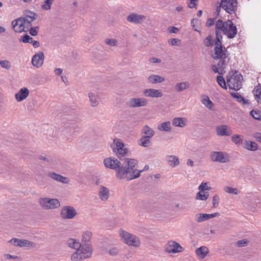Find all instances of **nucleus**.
<instances>
[{"label": "nucleus", "mask_w": 261, "mask_h": 261, "mask_svg": "<svg viewBox=\"0 0 261 261\" xmlns=\"http://www.w3.org/2000/svg\"><path fill=\"white\" fill-rule=\"evenodd\" d=\"M221 7L226 13L234 14L237 10V0H221Z\"/></svg>", "instance_id": "9d476101"}, {"label": "nucleus", "mask_w": 261, "mask_h": 261, "mask_svg": "<svg viewBox=\"0 0 261 261\" xmlns=\"http://www.w3.org/2000/svg\"><path fill=\"white\" fill-rule=\"evenodd\" d=\"M105 43L111 46H116L117 45V41L115 39H106Z\"/></svg>", "instance_id": "6e6d98bb"}, {"label": "nucleus", "mask_w": 261, "mask_h": 261, "mask_svg": "<svg viewBox=\"0 0 261 261\" xmlns=\"http://www.w3.org/2000/svg\"><path fill=\"white\" fill-rule=\"evenodd\" d=\"M222 32L229 39L234 38L237 34L238 30L237 27L231 20H228L223 21L219 19L216 22V38L221 39L222 36L220 33Z\"/></svg>", "instance_id": "f03ea898"}, {"label": "nucleus", "mask_w": 261, "mask_h": 261, "mask_svg": "<svg viewBox=\"0 0 261 261\" xmlns=\"http://www.w3.org/2000/svg\"><path fill=\"white\" fill-rule=\"evenodd\" d=\"M113 143L115 146L112 148L113 151L119 159H121L127 154L128 149L121 141L115 139L113 141Z\"/></svg>", "instance_id": "1a4fd4ad"}, {"label": "nucleus", "mask_w": 261, "mask_h": 261, "mask_svg": "<svg viewBox=\"0 0 261 261\" xmlns=\"http://www.w3.org/2000/svg\"><path fill=\"white\" fill-rule=\"evenodd\" d=\"M98 195L99 198L103 201L108 200L110 197L109 190L103 186H100L99 188Z\"/></svg>", "instance_id": "5701e85b"}, {"label": "nucleus", "mask_w": 261, "mask_h": 261, "mask_svg": "<svg viewBox=\"0 0 261 261\" xmlns=\"http://www.w3.org/2000/svg\"><path fill=\"white\" fill-rule=\"evenodd\" d=\"M231 95L232 96L233 98L236 99L238 101L240 102H245V98L242 96H241L239 93L232 92L231 93Z\"/></svg>", "instance_id": "de8ad7c7"}, {"label": "nucleus", "mask_w": 261, "mask_h": 261, "mask_svg": "<svg viewBox=\"0 0 261 261\" xmlns=\"http://www.w3.org/2000/svg\"><path fill=\"white\" fill-rule=\"evenodd\" d=\"M44 59V55L43 53L39 51L33 56L32 63L34 67L39 68L43 65Z\"/></svg>", "instance_id": "a211bd4d"}, {"label": "nucleus", "mask_w": 261, "mask_h": 261, "mask_svg": "<svg viewBox=\"0 0 261 261\" xmlns=\"http://www.w3.org/2000/svg\"><path fill=\"white\" fill-rule=\"evenodd\" d=\"M189 2H187L188 6L190 8H196L197 6L196 2L197 0H188Z\"/></svg>", "instance_id": "bf43d9fd"}, {"label": "nucleus", "mask_w": 261, "mask_h": 261, "mask_svg": "<svg viewBox=\"0 0 261 261\" xmlns=\"http://www.w3.org/2000/svg\"><path fill=\"white\" fill-rule=\"evenodd\" d=\"M249 243V241L247 239H243L238 241L236 243V246L237 247H242L247 246Z\"/></svg>", "instance_id": "8fccbe9b"}, {"label": "nucleus", "mask_w": 261, "mask_h": 261, "mask_svg": "<svg viewBox=\"0 0 261 261\" xmlns=\"http://www.w3.org/2000/svg\"><path fill=\"white\" fill-rule=\"evenodd\" d=\"M251 116L256 120H261V115L259 111L252 110L250 112Z\"/></svg>", "instance_id": "864d4df0"}, {"label": "nucleus", "mask_w": 261, "mask_h": 261, "mask_svg": "<svg viewBox=\"0 0 261 261\" xmlns=\"http://www.w3.org/2000/svg\"><path fill=\"white\" fill-rule=\"evenodd\" d=\"M119 234L123 242L128 246L139 248L141 246V242L139 237L123 229L119 231Z\"/></svg>", "instance_id": "39448f33"}, {"label": "nucleus", "mask_w": 261, "mask_h": 261, "mask_svg": "<svg viewBox=\"0 0 261 261\" xmlns=\"http://www.w3.org/2000/svg\"><path fill=\"white\" fill-rule=\"evenodd\" d=\"M40 206L44 210H53L59 207L61 205L57 199L48 197H41L38 199Z\"/></svg>", "instance_id": "0eeeda50"}, {"label": "nucleus", "mask_w": 261, "mask_h": 261, "mask_svg": "<svg viewBox=\"0 0 261 261\" xmlns=\"http://www.w3.org/2000/svg\"><path fill=\"white\" fill-rule=\"evenodd\" d=\"M54 71L56 75H60L62 73L63 70L61 68H56Z\"/></svg>", "instance_id": "774afa93"}, {"label": "nucleus", "mask_w": 261, "mask_h": 261, "mask_svg": "<svg viewBox=\"0 0 261 261\" xmlns=\"http://www.w3.org/2000/svg\"><path fill=\"white\" fill-rule=\"evenodd\" d=\"M108 252L111 256H116L119 253V249L117 247H114L109 249Z\"/></svg>", "instance_id": "3c124183"}, {"label": "nucleus", "mask_w": 261, "mask_h": 261, "mask_svg": "<svg viewBox=\"0 0 261 261\" xmlns=\"http://www.w3.org/2000/svg\"><path fill=\"white\" fill-rule=\"evenodd\" d=\"M31 44L35 48H38L40 46V43L38 41H35L33 40Z\"/></svg>", "instance_id": "338daca9"}, {"label": "nucleus", "mask_w": 261, "mask_h": 261, "mask_svg": "<svg viewBox=\"0 0 261 261\" xmlns=\"http://www.w3.org/2000/svg\"><path fill=\"white\" fill-rule=\"evenodd\" d=\"M219 216L218 212L211 214L199 213L195 215V220L198 223H200Z\"/></svg>", "instance_id": "6ab92c4d"}, {"label": "nucleus", "mask_w": 261, "mask_h": 261, "mask_svg": "<svg viewBox=\"0 0 261 261\" xmlns=\"http://www.w3.org/2000/svg\"><path fill=\"white\" fill-rule=\"evenodd\" d=\"M220 201V198L218 195L215 194L212 199L213 206L216 207L218 206Z\"/></svg>", "instance_id": "5fc2aeb1"}, {"label": "nucleus", "mask_w": 261, "mask_h": 261, "mask_svg": "<svg viewBox=\"0 0 261 261\" xmlns=\"http://www.w3.org/2000/svg\"><path fill=\"white\" fill-rule=\"evenodd\" d=\"M54 0H45L44 4L42 5L41 8L45 10H49L51 8Z\"/></svg>", "instance_id": "a18cd8bd"}, {"label": "nucleus", "mask_w": 261, "mask_h": 261, "mask_svg": "<svg viewBox=\"0 0 261 261\" xmlns=\"http://www.w3.org/2000/svg\"><path fill=\"white\" fill-rule=\"evenodd\" d=\"M66 244L69 247L74 249H76L81 245L80 242L76 240L71 238L67 241Z\"/></svg>", "instance_id": "e433bc0d"}, {"label": "nucleus", "mask_w": 261, "mask_h": 261, "mask_svg": "<svg viewBox=\"0 0 261 261\" xmlns=\"http://www.w3.org/2000/svg\"><path fill=\"white\" fill-rule=\"evenodd\" d=\"M146 18V16L144 15L132 13L127 16V20L134 24H140L143 23Z\"/></svg>", "instance_id": "dca6fc26"}, {"label": "nucleus", "mask_w": 261, "mask_h": 261, "mask_svg": "<svg viewBox=\"0 0 261 261\" xmlns=\"http://www.w3.org/2000/svg\"><path fill=\"white\" fill-rule=\"evenodd\" d=\"M217 134L220 136H230L232 133L230 128L226 125L218 126L216 128Z\"/></svg>", "instance_id": "b1692460"}, {"label": "nucleus", "mask_w": 261, "mask_h": 261, "mask_svg": "<svg viewBox=\"0 0 261 261\" xmlns=\"http://www.w3.org/2000/svg\"><path fill=\"white\" fill-rule=\"evenodd\" d=\"M12 25L13 30L16 33L27 31L20 17L12 21Z\"/></svg>", "instance_id": "aec40b11"}, {"label": "nucleus", "mask_w": 261, "mask_h": 261, "mask_svg": "<svg viewBox=\"0 0 261 261\" xmlns=\"http://www.w3.org/2000/svg\"><path fill=\"white\" fill-rule=\"evenodd\" d=\"M190 87L189 84L188 82H182L178 83L175 85V89L176 92H180L182 91L188 89Z\"/></svg>", "instance_id": "f704fd0d"}, {"label": "nucleus", "mask_w": 261, "mask_h": 261, "mask_svg": "<svg viewBox=\"0 0 261 261\" xmlns=\"http://www.w3.org/2000/svg\"><path fill=\"white\" fill-rule=\"evenodd\" d=\"M245 148L249 150L255 151L257 149L258 146L255 142L250 141H246Z\"/></svg>", "instance_id": "4c0bfd02"}, {"label": "nucleus", "mask_w": 261, "mask_h": 261, "mask_svg": "<svg viewBox=\"0 0 261 261\" xmlns=\"http://www.w3.org/2000/svg\"><path fill=\"white\" fill-rule=\"evenodd\" d=\"M149 61L151 63H160L161 62V60L155 57H152L149 59Z\"/></svg>", "instance_id": "680f3d73"}, {"label": "nucleus", "mask_w": 261, "mask_h": 261, "mask_svg": "<svg viewBox=\"0 0 261 261\" xmlns=\"http://www.w3.org/2000/svg\"><path fill=\"white\" fill-rule=\"evenodd\" d=\"M29 90L27 88L24 87L21 88L18 92L15 94V98L17 102H20L25 99L29 95Z\"/></svg>", "instance_id": "412c9836"}, {"label": "nucleus", "mask_w": 261, "mask_h": 261, "mask_svg": "<svg viewBox=\"0 0 261 261\" xmlns=\"http://www.w3.org/2000/svg\"><path fill=\"white\" fill-rule=\"evenodd\" d=\"M217 82L218 84L223 89H226V84L224 77L222 75L217 77Z\"/></svg>", "instance_id": "37998d69"}, {"label": "nucleus", "mask_w": 261, "mask_h": 261, "mask_svg": "<svg viewBox=\"0 0 261 261\" xmlns=\"http://www.w3.org/2000/svg\"><path fill=\"white\" fill-rule=\"evenodd\" d=\"M143 94L144 96L151 98H160L163 96V93L161 90L153 88L144 90Z\"/></svg>", "instance_id": "f3484780"}, {"label": "nucleus", "mask_w": 261, "mask_h": 261, "mask_svg": "<svg viewBox=\"0 0 261 261\" xmlns=\"http://www.w3.org/2000/svg\"><path fill=\"white\" fill-rule=\"evenodd\" d=\"M0 66L2 68L7 70H9L11 67L10 62L7 60L0 61Z\"/></svg>", "instance_id": "c03bdc74"}, {"label": "nucleus", "mask_w": 261, "mask_h": 261, "mask_svg": "<svg viewBox=\"0 0 261 261\" xmlns=\"http://www.w3.org/2000/svg\"><path fill=\"white\" fill-rule=\"evenodd\" d=\"M226 65L227 64L219 62L216 65H212L211 69L214 73H218L220 75H222L225 72V68Z\"/></svg>", "instance_id": "393cba45"}, {"label": "nucleus", "mask_w": 261, "mask_h": 261, "mask_svg": "<svg viewBox=\"0 0 261 261\" xmlns=\"http://www.w3.org/2000/svg\"><path fill=\"white\" fill-rule=\"evenodd\" d=\"M138 145L144 147H148L151 145V138L142 136L138 140Z\"/></svg>", "instance_id": "72a5a7b5"}, {"label": "nucleus", "mask_w": 261, "mask_h": 261, "mask_svg": "<svg viewBox=\"0 0 261 261\" xmlns=\"http://www.w3.org/2000/svg\"><path fill=\"white\" fill-rule=\"evenodd\" d=\"M201 102L207 108L211 110H214V106L213 102L210 100L208 96L205 95L201 100Z\"/></svg>", "instance_id": "c9c22d12"}, {"label": "nucleus", "mask_w": 261, "mask_h": 261, "mask_svg": "<svg viewBox=\"0 0 261 261\" xmlns=\"http://www.w3.org/2000/svg\"><path fill=\"white\" fill-rule=\"evenodd\" d=\"M179 40L178 39L173 38L168 40V43L171 45H177Z\"/></svg>", "instance_id": "052dcab7"}, {"label": "nucleus", "mask_w": 261, "mask_h": 261, "mask_svg": "<svg viewBox=\"0 0 261 261\" xmlns=\"http://www.w3.org/2000/svg\"><path fill=\"white\" fill-rule=\"evenodd\" d=\"M77 215L75 209L71 206H63L60 212V217L63 219H72Z\"/></svg>", "instance_id": "f8f14e48"}, {"label": "nucleus", "mask_w": 261, "mask_h": 261, "mask_svg": "<svg viewBox=\"0 0 261 261\" xmlns=\"http://www.w3.org/2000/svg\"><path fill=\"white\" fill-rule=\"evenodd\" d=\"M98 97V96L97 94L92 92H90L89 93V98L91 107H96L99 105Z\"/></svg>", "instance_id": "473e14b6"}, {"label": "nucleus", "mask_w": 261, "mask_h": 261, "mask_svg": "<svg viewBox=\"0 0 261 261\" xmlns=\"http://www.w3.org/2000/svg\"><path fill=\"white\" fill-rule=\"evenodd\" d=\"M254 137L257 141L261 143V133H256L254 134Z\"/></svg>", "instance_id": "69168bd1"}, {"label": "nucleus", "mask_w": 261, "mask_h": 261, "mask_svg": "<svg viewBox=\"0 0 261 261\" xmlns=\"http://www.w3.org/2000/svg\"><path fill=\"white\" fill-rule=\"evenodd\" d=\"M165 160L168 165L172 168H174L179 165V160L178 158L174 155H168L165 157Z\"/></svg>", "instance_id": "a878e982"}, {"label": "nucleus", "mask_w": 261, "mask_h": 261, "mask_svg": "<svg viewBox=\"0 0 261 261\" xmlns=\"http://www.w3.org/2000/svg\"><path fill=\"white\" fill-rule=\"evenodd\" d=\"M36 16L35 13L29 11L26 12L23 17H20L27 31L32 26V22L36 19Z\"/></svg>", "instance_id": "ddd939ff"}, {"label": "nucleus", "mask_w": 261, "mask_h": 261, "mask_svg": "<svg viewBox=\"0 0 261 261\" xmlns=\"http://www.w3.org/2000/svg\"><path fill=\"white\" fill-rule=\"evenodd\" d=\"M178 29L175 27H170L168 28V31L170 33H177Z\"/></svg>", "instance_id": "0e129e2a"}, {"label": "nucleus", "mask_w": 261, "mask_h": 261, "mask_svg": "<svg viewBox=\"0 0 261 261\" xmlns=\"http://www.w3.org/2000/svg\"><path fill=\"white\" fill-rule=\"evenodd\" d=\"M39 29V27H30L29 28L30 34L33 36H37L38 33Z\"/></svg>", "instance_id": "4d7b16f0"}, {"label": "nucleus", "mask_w": 261, "mask_h": 261, "mask_svg": "<svg viewBox=\"0 0 261 261\" xmlns=\"http://www.w3.org/2000/svg\"><path fill=\"white\" fill-rule=\"evenodd\" d=\"M11 244L20 247H36V244L33 242L27 240H20L16 238H13L9 241Z\"/></svg>", "instance_id": "2eb2a0df"}, {"label": "nucleus", "mask_w": 261, "mask_h": 261, "mask_svg": "<svg viewBox=\"0 0 261 261\" xmlns=\"http://www.w3.org/2000/svg\"><path fill=\"white\" fill-rule=\"evenodd\" d=\"M126 165L123 166L116 159L109 158L104 160L103 163L107 168L114 169L116 171L118 178L130 180L139 177L143 170L136 169L138 161L134 159L127 158L125 160Z\"/></svg>", "instance_id": "f257e3e1"}, {"label": "nucleus", "mask_w": 261, "mask_h": 261, "mask_svg": "<svg viewBox=\"0 0 261 261\" xmlns=\"http://www.w3.org/2000/svg\"><path fill=\"white\" fill-rule=\"evenodd\" d=\"M225 192L229 194L238 195L240 193V191L237 188H232L231 187L227 186L224 189Z\"/></svg>", "instance_id": "a19ab883"}, {"label": "nucleus", "mask_w": 261, "mask_h": 261, "mask_svg": "<svg viewBox=\"0 0 261 261\" xmlns=\"http://www.w3.org/2000/svg\"><path fill=\"white\" fill-rule=\"evenodd\" d=\"M148 104V101L145 97L132 98L126 102V106L130 108L146 107Z\"/></svg>", "instance_id": "9b49d317"}, {"label": "nucleus", "mask_w": 261, "mask_h": 261, "mask_svg": "<svg viewBox=\"0 0 261 261\" xmlns=\"http://www.w3.org/2000/svg\"><path fill=\"white\" fill-rule=\"evenodd\" d=\"M191 25L193 28V29L197 32H199V30H198L197 28L199 27L200 25V20L197 18H193L191 20Z\"/></svg>", "instance_id": "49530a36"}, {"label": "nucleus", "mask_w": 261, "mask_h": 261, "mask_svg": "<svg viewBox=\"0 0 261 261\" xmlns=\"http://www.w3.org/2000/svg\"><path fill=\"white\" fill-rule=\"evenodd\" d=\"M148 80L150 83L157 84L163 83L165 81V78L163 76L156 74H152L148 77Z\"/></svg>", "instance_id": "c756f323"}, {"label": "nucleus", "mask_w": 261, "mask_h": 261, "mask_svg": "<svg viewBox=\"0 0 261 261\" xmlns=\"http://www.w3.org/2000/svg\"><path fill=\"white\" fill-rule=\"evenodd\" d=\"M92 232L90 231L87 230L83 232L82 235V242H88L91 239Z\"/></svg>", "instance_id": "79ce46f5"}, {"label": "nucleus", "mask_w": 261, "mask_h": 261, "mask_svg": "<svg viewBox=\"0 0 261 261\" xmlns=\"http://www.w3.org/2000/svg\"><path fill=\"white\" fill-rule=\"evenodd\" d=\"M154 131L148 125H145L141 130L142 136L151 138L154 135Z\"/></svg>", "instance_id": "c85d7f7f"}, {"label": "nucleus", "mask_w": 261, "mask_h": 261, "mask_svg": "<svg viewBox=\"0 0 261 261\" xmlns=\"http://www.w3.org/2000/svg\"><path fill=\"white\" fill-rule=\"evenodd\" d=\"M33 40L34 39L32 37L27 34L21 37L20 38V41L24 43H29L31 44Z\"/></svg>", "instance_id": "09e8293b"}, {"label": "nucleus", "mask_w": 261, "mask_h": 261, "mask_svg": "<svg viewBox=\"0 0 261 261\" xmlns=\"http://www.w3.org/2000/svg\"><path fill=\"white\" fill-rule=\"evenodd\" d=\"M211 188L207 186V183L203 182H202L198 187L199 191L201 192H205V190H209Z\"/></svg>", "instance_id": "13d9d810"}, {"label": "nucleus", "mask_w": 261, "mask_h": 261, "mask_svg": "<svg viewBox=\"0 0 261 261\" xmlns=\"http://www.w3.org/2000/svg\"><path fill=\"white\" fill-rule=\"evenodd\" d=\"M210 159L213 162L223 164L227 163L230 161L228 153L221 151H211L210 154Z\"/></svg>", "instance_id": "6e6552de"}, {"label": "nucleus", "mask_w": 261, "mask_h": 261, "mask_svg": "<svg viewBox=\"0 0 261 261\" xmlns=\"http://www.w3.org/2000/svg\"><path fill=\"white\" fill-rule=\"evenodd\" d=\"M187 119L184 117H175L172 121V124L175 127H184L187 125Z\"/></svg>", "instance_id": "cd10ccee"}, {"label": "nucleus", "mask_w": 261, "mask_h": 261, "mask_svg": "<svg viewBox=\"0 0 261 261\" xmlns=\"http://www.w3.org/2000/svg\"><path fill=\"white\" fill-rule=\"evenodd\" d=\"M92 255L91 246L89 244H81L71 256L72 261H81L90 257Z\"/></svg>", "instance_id": "20e7f679"}, {"label": "nucleus", "mask_w": 261, "mask_h": 261, "mask_svg": "<svg viewBox=\"0 0 261 261\" xmlns=\"http://www.w3.org/2000/svg\"><path fill=\"white\" fill-rule=\"evenodd\" d=\"M253 93L256 101L259 103L261 102V84H258L253 89Z\"/></svg>", "instance_id": "2f4dec72"}, {"label": "nucleus", "mask_w": 261, "mask_h": 261, "mask_svg": "<svg viewBox=\"0 0 261 261\" xmlns=\"http://www.w3.org/2000/svg\"><path fill=\"white\" fill-rule=\"evenodd\" d=\"M231 140L235 144L239 145L242 142L243 137L239 135H233L231 137Z\"/></svg>", "instance_id": "ea45409f"}, {"label": "nucleus", "mask_w": 261, "mask_h": 261, "mask_svg": "<svg viewBox=\"0 0 261 261\" xmlns=\"http://www.w3.org/2000/svg\"><path fill=\"white\" fill-rule=\"evenodd\" d=\"M204 44L206 47L211 46L213 45V40L211 36H207L204 40Z\"/></svg>", "instance_id": "603ef678"}, {"label": "nucleus", "mask_w": 261, "mask_h": 261, "mask_svg": "<svg viewBox=\"0 0 261 261\" xmlns=\"http://www.w3.org/2000/svg\"><path fill=\"white\" fill-rule=\"evenodd\" d=\"M214 23H215V19L213 18H209L207 19V20L206 21V25L207 27H210L212 26L213 25H214Z\"/></svg>", "instance_id": "e2e57ef3"}, {"label": "nucleus", "mask_w": 261, "mask_h": 261, "mask_svg": "<svg viewBox=\"0 0 261 261\" xmlns=\"http://www.w3.org/2000/svg\"><path fill=\"white\" fill-rule=\"evenodd\" d=\"M242 75L239 71H235L231 75L227 77V83L230 89L237 91L242 88Z\"/></svg>", "instance_id": "423d86ee"}, {"label": "nucleus", "mask_w": 261, "mask_h": 261, "mask_svg": "<svg viewBox=\"0 0 261 261\" xmlns=\"http://www.w3.org/2000/svg\"><path fill=\"white\" fill-rule=\"evenodd\" d=\"M209 196L208 192L199 191L196 195V199L197 200L205 201Z\"/></svg>", "instance_id": "58836bf2"}, {"label": "nucleus", "mask_w": 261, "mask_h": 261, "mask_svg": "<svg viewBox=\"0 0 261 261\" xmlns=\"http://www.w3.org/2000/svg\"><path fill=\"white\" fill-rule=\"evenodd\" d=\"M165 250L169 253H176L183 251L180 245L174 241H170L165 246Z\"/></svg>", "instance_id": "4468645a"}, {"label": "nucleus", "mask_w": 261, "mask_h": 261, "mask_svg": "<svg viewBox=\"0 0 261 261\" xmlns=\"http://www.w3.org/2000/svg\"><path fill=\"white\" fill-rule=\"evenodd\" d=\"M47 175L50 178L63 184H68L70 181L68 177L63 176L62 175L58 174L54 172H49Z\"/></svg>", "instance_id": "4be33fe9"}, {"label": "nucleus", "mask_w": 261, "mask_h": 261, "mask_svg": "<svg viewBox=\"0 0 261 261\" xmlns=\"http://www.w3.org/2000/svg\"><path fill=\"white\" fill-rule=\"evenodd\" d=\"M209 253L208 248L205 246H201L195 250V253L200 259L204 258Z\"/></svg>", "instance_id": "bb28decb"}, {"label": "nucleus", "mask_w": 261, "mask_h": 261, "mask_svg": "<svg viewBox=\"0 0 261 261\" xmlns=\"http://www.w3.org/2000/svg\"><path fill=\"white\" fill-rule=\"evenodd\" d=\"M229 54L227 49L223 47L220 39L215 40L214 53L212 55L215 60H219V62L228 64L230 60Z\"/></svg>", "instance_id": "7ed1b4c3"}, {"label": "nucleus", "mask_w": 261, "mask_h": 261, "mask_svg": "<svg viewBox=\"0 0 261 261\" xmlns=\"http://www.w3.org/2000/svg\"><path fill=\"white\" fill-rule=\"evenodd\" d=\"M158 129L160 131L170 132L172 130L171 124L170 121L164 122L158 126Z\"/></svg>", "instance_id": "7c9ffc66"}]
</instances>
